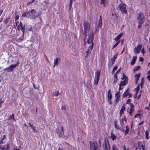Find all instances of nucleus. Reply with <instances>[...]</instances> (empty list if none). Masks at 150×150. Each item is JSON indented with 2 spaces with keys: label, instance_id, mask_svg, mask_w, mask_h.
<instances>
[{
  "label": "nucleus",
  "instance_id": "33",
  "mask_svg": "<svg viewBox=\"0 0 150 150\" xmlns=\"http://www.w3.org/2000/svg\"><path fill=\"white\" fill-rule=\"evenodd\" d=\"M134 110V109L131 108L129 110V111H128L130 115H132V113Z\"/></svg>",
  "mask_w": 150,
  "mask_h": 150
},
{
  "label": "nucleus",
  "instance_id": "40",
  "mask_svg": "<svg viewBox=\"0 0 150 150\" xmlns=\"http://www.w3.org/2000/svg\"><path fill=\"white\" fill-rule=\"evenodd\" d=\"M60 94V93H59V91H58L55 94H54L53 95L55 96H57L59 94Z\"/></svg>",
  "mask_w": 150,
  "mask_h": 150
},
{
  "label": "nucleus",
  "instance_id": "50",
  "mask_svg": "<svg viewBox=\"0 0 150 150\" xmlns=\"http://www.w3.org/2000/svg\"><path fill=\"white\" fill-rule=\"evenodd\" d=\"M130 106L131 108L134 109V105L132 103H130Z\"/></svg>",
  "mask_w": 150,
  "mask_h": 150
},
{
  "label": "nucleus",
  "instance_id": "11",
  "mask_svg": "<svg viewBox=\"0 0 150 150\" xmlns=\"http://www.w3.org/2000/svg\"><path fill=\"white\" fill-rule=\"evenodd\" d=\"M142 46L141 45H138L137 47H135L134 50V51L135 54H138L140 52V50L142 48Z\"/></svg>",
  "mask_w": 150,
  "mask_h": 150
},
{
  "label": "nucleus",
  "instance_id": "6",
  "mask_svg": "<svg viewBox=\"0 0 150 150\" xmlns=\"http://www.w3.org/2000/svg\"><path fill=\"white\" fill-rule=\"evenodd\" d=\"M83 25L84 28V32L85 33L86 32H88L90 31V24L87 21H84L83 23Z\"/></svg>",
  "mask_w": 150,
  "mask_h": 150
},
{
  "label": "nucleus",
  "instance_id": "52",
  "mask_svg": "<svg viewBox=\"0 0 150 150\" xmlns=\"http://www.w3.org/2000/svg\"><path fill=\"white\" fill-rule=\"evenodd\" d=\"M139 89H140V86H139V84L138 85V86H137V87L136 88V89L137 90L139 91Z\"/></svg>",
  "mask_w": 150,
  "mask_h": 150
},
{
  "label": "nucleus",
  "instance_id": "15",
  "mask_svg": "<svg viewBox=\"0 0 150 150\" xmlns=\"http://www.w3.org/2000/svg\"><path fill=\"white\" fill-rule=\"evenodd\" d=\"M137 58V55L134 56L133 57V58L131 62V65H133L134 64Z\"/></svg>",
  "mask_w": 150,
  "mask_h": 150
},
{
  "label": "nucleus",
  "instance_id": "44",
  "mask_svg": "<svg viewBox=\"0 0 150 150\" xmlns=\"http://www.w3.org/2000/svg\"><path fill=\"white\" fill-rule=\"evenodd\" d=\"M131 101V100L130 99H128L127 101L126 104H129Z\"/></svg>",
  "mask_w": 150,
  "mask_h": 150
},
{
  "label": "nucleus",
  "instance_id": "51",
  "mask_svg": "<svg viewBox=\"0 0 150 150\" xmlns=\"http://www.w3.org/2000/svg\"><path fill=\"white\" fill-rule=\"evenodd\" d=\"M111 99H108V102L110 105H111L112 103L111 102Z\"/></svg>",
  "mask_w": 150,
  "mask_h": 150
},
{
  "label": "nucleus",
  "instance_id": "8",
  "mask_svg": "<svg viewBox=\"0 0 150 150\" xmlns=\"http://www.w3.org/2000/svg\"><path fill=\"white\" fill-rule=\"evenodd\" d=\"M103 148L104 150H110L109 142L107 139H105L103 141Z\"/></svg>",
  "mask_w": 150,
  "mask_h": 150
},
{
  "label": "nucleus",
  "instance_id": "22",
  "mask_svg": "<svg viewBox=\"0 0 150 150\" xmlns=\"http://www.w3.org/2000/svg\"><path fill=\"white\" fill-rule=\"evenodd\" d=\"M108 0H101L100 4H103L104 7L106 6V3Z\"/></svg>",
  "mask_w": 150,
  "mask_h": 150
},
{
  "label": "nucleus",
  "instance_id": "25",
  "mask_svg": "<svg viewBox=\"0 0 150 150\" xmlns=\"http://www.w3.org/2000/svg\"><path fill=\"white\" fill-rule=\"evenodd\" d=\"M126 79H128V77L126 76L124 73H123L122 74V77L121 78V79L122 80H125Z\"/></svg>",
  "mask_w": 150,
  "mask_h": 150
},
{
  "label": "nucleus",
  "instance_id": "38",
  "mask_svg": "<svg viewBox=\"0 0 150 150\" xmlns=\"http://www.w3.org/2000/svg\"><path fill=\"white\" fill-rule=\"evenodd\" d=\"M120 98H115V101L118 103L119 100Z\"/></svg>",
  "mask_w": 150,
  "mask_h": 150
},
{
  "label": "nucleus",
  "instance_id": "59",
  "mask_svg": "<svg viewBox=\"0 0 150 150\" xmlns=\"http://www.w3.org/2000/svg\"><path fill=\"white\" fill-rule=\"evenodd\" d=\"M117 79H116L113 82V83L114 84H115L117 82Z\"/></svg>",
  "mask_w": 150,
  "mask_h": 150
},
{
  "label": "nucleus",
  "instance_id": "62",
  "mask_svg": "<svg viewBox=\"0 0 150 150\" xmlns=\"http://www.w3.org/2000/svg\"><path fill=\"white\" fill-rule=\"evenodd\" d=\"M141 115V114L138 113L135 115V116H134V118H136L137 117V116H138V115Z\"/></svg>",
  "mask_w": 150,
  "mask_h": 150
},
{
  "label": "nucleus",
  "instance_id": "57",
  "mask_svg": "<svg viewBox=\"0 0 150 150\" xmlns=\"http://www.w3.org/2000/svg\"><path fill=\"white\" fill-rule=\"evenodd\" d=\"M3 12V10H2L1 9V8H0V16H1V14Z\"/></svg>",
  "mask_w": 150,
  "mask_h": 150
},
{
  "label": "nucleus",
  "instance_id": "14",
  "mask_svg": "<svg viewBox=\"0 0 150 150\" xmlns=\"http://www.w3.org/2000/svg\"><path fill=\"white\" fill-rule=\"evenodd\" d=\"M121 130L124 133L125 135H126L127 134L129 131L128 126H126V129H125L122 128Z\"/></svg>",
  "mask_w": 150,
  "mask_h": 150
},
{
  "label": "nucleus",
  "instance_id": "27",
  "mask_svg": "<svg viewBox=\"0 0 150 150\" xmlns=\"http://www.w3.org/2000/svg\"><path fill=\"white\" fill-rule=\"evenodd\" d=\"M140 68V66H138L136 67H135L134 68V69L133 71L134 72V73L135 72V71H137L139 70Z\"/></svg>",
  "mask_w": 150,
  "mask_h": 150
},
{
  "label": "nucleus",
  "instance_id": "20",
  "mask_svg": "<svg viewBox=\"0 0 150 150\" xmlns=\"http://www.w3.org/2000/svg\"><path fill=\"white\" fill-rule=\"evenodd\" d=\"M112 94L111 92V90L110 89L108 91V97L109 99H111L112 98Z\"/></svg>",
  "mask_w": 150,
  "mask_h": 150
},
{
  "label": "nucleus",
  "instance_id": "12",
  "mask_svg": "<svg viewBox=\"0 0 150 150\" xmlns=\"http://www.w3.org/2000/svg\"><path fill=\"white\" fill-rule=\"evenodd\" d=\"M17 29L18 30H21L23 32V35L24 36V28H23V23L21 22H20L18 26Z\"/></svg>",
  "mask_w": 150,
  "mask_h": 150
},
{
  "label": "nucleus",
  "instance_id": "5",
  "mask_svg": "<svg viewBox=\"0 0 150 150\" xmlns=\"http://www.w3.org/2000/svg\"><path fill=\"white\" fill-rule=\"evenodd\" d=\"M100 72V71L98 70L95 72V77L94 80V84L96 85H97L98 84L99 80Z\"/></svg>",
  "mask_w": 150,
  "mask_h": 150
},
{
  "label": "nucleus",
  "instance_id": "60",
  "mask_svg": "<svg viewBox=\"0 0 150 150\" xmlns=\"http://www.w3.org/2000/svg\"><path fill=\"white\" fill-rule=\"evenodd\" d=\"M117 120L116 119H115V120L114 121V124L115 125V124H117Z\"/></svg>",
  "mask_w": 150,
  "mask_h": 150
},
{
  "label": "nucleus",
  "instance_id": "46",
  "mask_svg": "<svg viewBox=\"0 0 150 150\" xmlns=\"http://www.w3.org/2000/svg\"><path fill=\"white\" fill-rule=\"evenodd\" d=\"M141 52H142V53L143 54V55L145 53V52H144V47L142 49V50L141 51Z\"/></svg>",
  "mask_w": 150,
  "mask_h": 150
},
{
  "label": "nucleus",
  "instance_id": "36",
  "mask_svg": "<svg viewBox=\"0 0 150 150\" xmlns=\"http://www.w3.org/2000/svg\"><path fill=\"white\" fill-rule=\"evenodd\" d=\"M123 121H125V122H127V119L126 118V117L125 116H124V118H122V122H123Z\"/></svg>",
  "mask_w": 150,
  "mask_h": 150
},
{
  "label": "nucleus",
  "instance_id": "47",
  "mask_svg": "<svg viewBox=\"0 0 150 150\" xmlns=\"http://www.w3.org/2000/svg\"><path fill=\"white\" fill-rule=\"evenodd\" d=\"M122 85V84H120V83L119 84V86H120V87L119 88V91L122 90V88H123V87L121 88Z\"/></svg>",
  "mask_w": 150,
  "mask_h": 150
},
{
  "label": "nucleus",
  "instance_id": "1",
  "mask_svg": "<svg viewBox=\"0 0 150 150\" xmlns=\"http://www.w3.org/2000/svg\"><path fill=\"white\" fill-rule=\"evenodd\" d=\"M23 17H26L31 19H34L38 17L39 14L36 13L34 9H32L30 11L24 12L22 14Z\"/></svg>",
  "mask_w": 150,
  "mask_h": 150
},
{
  "label": "nucleus",
  "instance_id": "23",
  "mask_svg": "<svg viewBox=\"0 0 150 150\" xmlns=\"http://www.w3.org/2000/svg\"><path fill=\"white\" fill-rule=\"evenodd\" d=\"M120 92L118 91L115 94V98H120Z\"/></svg>",
  "mask_w": 150,
  "mask_h": 150
},
{
  "label": "nucleus",
  "instance_id": "39",
  "mask_svg": "<svg viewBox=\"0 0 150 150\" xmlns=\"http://www.w3.org/2000/svg\"><path fill=\"white\" fill-rule=\"evenodd\" d=\"M14 115L13 114L12 115H11L10 117L9 118L8 120H9L10 119H12L14 117Z\"/></svg>",
  "mask_w": 150,
  "mask_h": 150
},
{
  "label": "nucleus",
  "instance_id": "17",
  "mask_svg": "<svg viewBox=\"0 0 150 150\" xmlns=\"http://www.w3.org/2000/svg\"><path fill=\"white\" fill-rule=\"evenodd\" d=\"M117 137L113 133V132L112 131V132L111 133V135L110 136V138L112 139L113 141Z\"/></svg>",
  "mask_w": 150,
  "mask_h": 150
},
{
  "label": "nucleus",
  "instance_id": "16",
  "mask_svg": "<svg viewBox=\"0 0 150 150\" xmlns=\"http://www.w3.org/2000/svg\"><path fill=\"white\" fill-rule=\"evenodd\" d=\"M60 61V58H57L54 59V67L57 64L58 61Z\"/></svg>",
  "mask_w": 150,
  "mask_h": 150
},
{
  "label": "nucleus",
  "instance_id": "3",
  "mask_svg": "<svg viewBox=\"0 0 150 150\" xmlns=\"http://www.w3.org/2000/svg\"><path fill=\"white\" fill-rule=\"evenodd\" d=\"M89 35L87 41V42L88 44H91V45L89 47L88 49V50L90 51L92 50L93 49V42L94 39V33L93 31H92L91 35ZM90 53H91L90 51Z\"/></svg>",
  "mask_w": 150,
  "mask_h": 150
},
{
  "label": "nucleus",
  "instance_id": "30",
  "mask_svg": "<svg viewBox=\"0 0 150 150\" xmlns=\"http://www.w3.org/2000/svg\"><path fill=\"white\" fill-rule=\"evenodd\" d=\"M10 19V17H8V18H6L4 20V22L5 24L7 23L8 22V20Z\"/></svg>",
  "mask_w": 150,
  "mask_h": 150
},
{
  "label": "nucleus",
  "instance_id": "21",
  "mask_svg": "<svg viewBox=\"0 0 150 150\" xmlns=\"http://www.w3.org/2000/svg\"><path fill=\"white\" fill-rule=\"evenodd\" d=\"M125 109V106L124 104H123V106L122 107V108L120 110V114H122L124 112V111Z\"/></svg>",
  "mask_w": 150,
  "mask_h": 150
},
{
  "label": "nucleus",
  "instance_id": "53",
  "mask_svg": "<svg viewBox=\"0 0 150 150\" xmlns=\"http://www.w3.org/2000/svg\"><path fill=\"white\" fill-rule=\"evenodd\" d=\"M102 24V22H98V25L100 26V28H101Z\"/></svg>",
  "mask_w": 150,
  "mask_h": 150
},
{
  "label": "nucleus",
  "instance_id": "34",
  "mask_svg": "<svg viewBox=\"0 0 150 150\" xmlns=\"http://www.w3.org/2000/svg\"><path fill=\"white\" fill-rule=\"evenodd\" d=\"M10 148V146L8 143H7L6 145V148H5L4 149V150H9Z\"/></svg>",
  "mask_w": 150,
  "mask_h": 150
},
{
  "label": "nucleus",
  "instance_id": "64",
  "mask_svg": "<svg viewBox=\"0 0 150 150\" xmlns=\"http://www.w3.org/2000/svg\"><path fill=\"white\" fill-rule=\"evenodd\" d=\"M145 109H148L149 110H150V107H145Z\"/></svg>",
  "mask_w": 150,
  "mask_h": 150
},
{
  "label": "nucleus",
  "instance_id": "54",
  "mask_svg": "<svg viewBox=\"0 0 150 150\" xmlns=\"http://www.w3.org/2000/svg\"><path fill=\"white\" fill-rule=\"evenodd\" d=\"M144 59L143 57H141L140 58L139 61L141 62H143L144 61Z\"/></svg>",
  "mask_w": 150,
  "mask_h": 150
},
{
  "label": "nucleus",
  "instance_id": "13",
  "mask_svg": "<svg viewBox=\"0 0 150 150\" xmlns=\"http://www.w3.org/2000/svg\"><path fill=\"white\" fill-rule=\"evenodd\" d=\"M56 131L57 133L59 134L58 136L59 137H62L64 134V131H61L58 127L56 128Z\"/></svg>",
  "mask_w": 150,
  "mask_h": 150
},
{
  "label": "nucleus",
  "instance_id": "18",
  "mask_svg": "<svg viewBox=\"0 0 150 150\" xmlns=\"http://www.w3.org/2000/svg\"><path fill=\"white\" fill-rule=\"evenodd\" d=\"M128 79H125L123 81H121L120 82V83L122 84V86H125L128 83Z\"/></svg>",
  "mask_w": 150,
  "mask_h": 150
},
{
  "label": "nucleus",
  "instance_id": "10",
  "mask_svg": "<svg viewBox=\"0 0 150 150\" xmlns=\"http://www.w3.org/2000/svg\"><path fill=\"white\" fill-rule=\"evenodd\" d=\"M18 62L17 64L11 65L9 67H7L5 68V69H7V72H11L13 71V69L16 68L17 65L19 64Z\"/></svg>",
  "mask_w": 150,
  "mask_h": 150
},
{
  "label": "nucleus",
  "instance_id": "4",
  "mask_svg": "<svg viewBox=\"0 0 150 150\" xmlns=\"http://www.w3.org/2000/svg\"><path fill=\"white\" fill-rule=\"evenodd\" d=\"M118 8L122 13L126 14L127 11L126 10V5L125 4L121 3L119 6Z\"/></svg>",
  "mask_w": 150,
  "mask_h": 150
},
{
  "label": "nucleus",
  "instance_id": "58",
  "mask_svg": "<svg viewBox=\"0 0 150 150\" xmlns=\"http://www.w3.org/2000/svg\"><path fill=\"white\" fill-rule=\"evenodd\" d=\"M33 86H34L35 89H38V88H39V87H35V85L34 84H33Z\"/></svg>",
  "mask_w": 150,
  "mask_h": 150
},
{
  "label": "nucleus",
  "instance_id": "45",
  "mask_svg": "<svg viewBox=\"0 0 150 150\" xmlns=\"http://www.w3.org/2000/svg\"><path fill=\"white\" fill-rule=\"evenodd\" d=\"M115 128L117 129H119L120 128L119 127H118L117 126V124L115 125Z\"/></svg>",
  "mask_w": 150,
  "mask_h": 150
},
{
  "label": "nucleus",
  "instance_id": "19",
  "mask_svg": "<svg viewBox=\"0 0 150 150\" xmlns=\"http://www.w3.org/2000/svg\"><path fill=\"white\" fill-rule=\"evenodd\" d=\"M123 35V33H120V34L118 35L114 39V40L116 41H118L119 39Z\"/></svg>",
  "mask_w": 150,
  "mask_h": 150
},
{
  "label": "nucleus",
  "instance_id": "2",
  "mask_svg": "<svg viewBox=\"0 0 150 150\" xmlns=\"http://www.w3.org/2000/svg\"><path fill=\"white\" fill-rule=\"evenodd\" d=\"M137 19L139 23L138 28L141 29L145 21V17L142 12H140L138 14Z\"/></svg>",
  "mask_w": 150,
  "mask_h": 150
},
{
  "label": "nucleus",
  "instance_id": "35",
  "mask_svg": "<svg viewBox=\"0 0 150 150\" xmlns=\"http://www.w3.org/2000/svg\"><path fill=\"white\" fill-rule=\"evenodd\" d=\"M120 42V41H119L117 42H116L115 45H114L113 46V47L112 48V49H113Z\"/></svg>",
  "mask_w": 150,
  "mask_h": 150
},
{
  "label": "nucleus",
  "instance_id": "48",
  "mask_svg": "<svg viewBox=\"0 0 150 150\" xmlns=\"http://www.w3.org/2000/svg\"><path fill=\"white\" fill-rule=\"evenodd\" d=\"M98 22H102V16H100V18L99 19Z\"/></svg>",
  "mask_w": 150,
  "mask_h": 150
},
{
  "label": "nucleus",
  "instance_id": "31",
  "mask_svg": "<svg viewBox=\"0 0 150 150\" xmlns=\"http://www.w3.org/2000/svg\"><path fill=\"white\" fill-rule=\"evenodd\" d=\"M117 65L115 66L113 68L112 73V74H113L115 71V70H117Z\"/></svg>",
  "mask_w": 150,
  "mask_h": 150
},
{
  "label": "nucleus",
  "instance_id": "28",
  "mask_svg": "<svg viewBox=\"0 0 150 150\" xmlns=\"http://www.w3.org/2000/svg\"><path fill=\"white\" fill-rule=\"evenodd\" d=\"M146 74L149 75L147 76V78L149 81H150V70L148 71V72L146 73Z\"/></svg>",
  "mask_w": 150,
  "mask_h": 150
},
{
  "label": "nucleus",
  "instance_id": "7",
  "mask_svg": "<svg viewBox=\"0 0 150 150\" xmlns=\"http://www.w3.org/2000/svg\"><path fill=\"white\" fill-rule=\"evenodd\" d=\"M89 143L91 150H97L98 146V144L96 141H94L93 143L89 141Z\"/></svg>",
  "mask_w": 150,
  "mask_h": 150
},
{
  "label": "nucleus",
  "instance_id": "55",
  "mask_svg": "<svg viewBox=\"0 0 150 150\" xmlns=\"http://www.w3.org/2000/svg\"><path fill=\"white\" fill-rule=\"evenodd\" d=\"M100 28V26L98 25L97 27L96 28V30L97 31L99 30Z\"/></svg>",
  "mask_w": 150,
  "mask_h": 150
},
{
  "label": "nucleus",
  "instance_id": "61",
  "mask_svg": "<svg viewBox=\"0 0 150 150\" xmlns=\"http://www.w3.org/2000/svg\"><path fill=\"white\" fill-rule=\"evenodd\" d=\"M87 32H86V33H85V32H84L83 33V34L84 35H85V38H86V37H87Z\"/></svg>",
  "mask_w": 150,
  "mask_h": 150
},
{
  "label": "nucleus",
  "instance_id": "26",
  "mask_svg": "<svg viewBox=\"0 0 150 150\" xmlns=\"http://www.w3.org/2000/svg\"><path fill=\"white\" fill-rule=\"evenodd\" d=\"M141 75V74L140 73L138 74H136L134 76V77L136 78V79H139Z\"/></svg>",
  "mask_w": 150,
  "mask_h": 150
},
{
  "label": "nucleus",
  "instance_id": "29",
  "mask_svg": "<svg viewBox=\"0 0 150 150\" xmlns=\"http://www.w3.org/2000/svg\"><path fill=\"white\" fill-rule=\"evenodd\" d=\"M129 93L128 92H125L123 95V97L124 98L126 97L129 95Z\"/></svg>",
  "mask_w": 150,
  "mask_h": 150
},
{
  "label": "nucleus",
  "instance_id": "24",
  "mask_svg": "<svg viewBox=\"0 0 150 150\" xmlns=\"http://www.w3.org/2000/svg\"><path fill=\"white\" fill-rule=\"evenodd\" d=\"M112 16H114V18L115 19H117L118 17V15L116 13H112Z\"/></svg>",
  "mask_w": 150,
  "mask_h": 150
},
{
  "label": "nucleus",
  "instance_id": "49",
  "mask_svg": "<svg viewBox=\"0 0 150 150\" xmlns=\"http://www.w3.org/2000/svg\"><path fill=\"white\" fill-rule=\"evenodd\" d=\"M117 148L115 145H113L112 148V150H116Z\"/></svg>",
  "mask_w": 150,
  "mask_h": 150
},
{
  "label": "nucleus",
  "instance_id": "41",
  "mask_svg": "<svg viewBox=\"0 0 150 150\" xmlns=\"http://www.w3.org/2000/svg\"><path fill=\"white\" fill-rule=\"evenodd\" d=\"M19 18V16L18 15H17L16 16L15 21H17L18 20Z\"/></svg>",
  "mask_w": 150,
  "mask_h": 150
},
{
  "label": "nucleus",
  "instance_id": "37",
  "mask_svg": "<svg viewBox=\"0 0 150 150\" xmlns=\"http://www.w3.org/2000/svg\"><path fill=\"white\" fill-rule=\"evenodd\" d=\"M61 109L63 110H65L66 109V107L65 105L62 106L61 107Z\"/></svg>",
  "mask_w": 150,
  "mask_h": 150
},
{
  "label": "nucleus",
  "instance_id": "32",
  "mask_svg": "<svg viewBox=\"0 0 150 150\" xmlns=\"http://www.w3.org/2000/svg\"><path fill=\"white\" fill-rule=\"evenodd\" d=\"M144 83V78H143L142 79V81H141V87L142 88L143 85V84Z\"/></svg>",
  "mask_w": 150,
  "mask_h": 150
},
{
  "label": "nucleus",
  "instance_id": "42",
  "mask_svg": "<svg viewBox=\"0 0 150 150\" xmlns=\"http://www.w3.org/2000/svg\"><path fill=\"white\" fill-rule=\"evenodd\" d=\"M121 69H122L121 68V67H120L118 70L116 71V72L115 73H116V74H118V73H119L120 72V71H121Z\"/></svg>",
  "mask_w": 150,
  "mask_h": 150
},
{
  "label": "nucleus",
  "instance_id": "56",
  "mask_svg": "<svg viewBox=\"0 0 150 150\" xmlns=\"http://www.w3.org/2000/svg\"><path fill=\"white\" fill-rule=\"evenodd\" d=\"M117 74H116V73H115L114 75V78L115 79H117Z\"/></svg>",
  "mask_w": 150,
  "mask_h": 150
},
{
  "label": "nucleus",
  "instance_id": "63",
  "mask_svg": "<svg viewBox=\"0 0 150 150\" xmlns=\"http://www.w3.org/2000/svg\"><path fill=\"white\" fill-rule=\"evenodd\" d=\"M139 80V79H135V83L137 84V83L138 81Z\"/></svg>",
  "mask_w": 150,
  "mask_h": 150
},
{
  "label": "nucleus",
  "instance_id": "9",
  "mask_svg": "<svg viewBox=\"0 0 150 150\" xmlns=\"http://www.w3.org/2000/svg\"><path fill=\"white\" fill-rule=\"evenodd\" d=\"M117 53L115 54L114 57L110 59V60L108 62V65L110 67H111L114 64L117 58Z\"/></svg>",
  "mask_w": 150,
  "mask_h": 150
},
{
  "label": "nucleus",
  "instance_id": "43",
  "mask_svg": "<svg viewBox=\"0 0 150 150\" xmlns=\"http://www.w3.org/2000/svg\"><path fill=\"white\" fill-rule=\"evenodd\" d=\"M28 124H29V125H30V127H31V128H34V127H35L33 125H32L31 123H28Z\"/></svg>",
  "mask_w": 150,
  "mask_h": 150
}]
</instances>
